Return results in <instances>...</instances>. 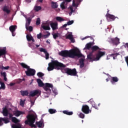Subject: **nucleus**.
Returning <instances> with one entry per match:
<instances>
[{"mask_svg": "<svg viewBox=\"0 0 128 128\" xmlns=\"http://www.w3.org/2000/svg\"><path fill=\"white\" fill-rule=\"evenodd\" d=\"M36 116L34 114H29L27 115L26 118L28 120H25V124H29L31 128H36V124H34L36 122Z\"/></svg>", "mask_w": 128, "mask_h": 128, "instance_id": "3", "label": "nucleus"}, {"mask_svg": "<svg viewBox=\"0 0 128 128\" xmlns=\"http://www.w3.org/2000/svg\"><path fill=\"white\" fill-rule=\"evenodd\" d=\"M89 102L90 104H91L92 106H93L94 104H96L94 103V100H92V99H90V100H89Z\"/></svg>", "mask_w": 128, "mask_h": 128, "instance_id": "53", "label": "nucleus"}, {"mask_svg": "<svg viewBox=\"0 0 128 128\" xmlns=\"http://www.w3.org/2000/svg\"><path fill=\"white\" fill-rule=\"evenodd\" d=\"M104 54H106V52L98 51L96 54V56L94 55V56H92V58L90 57L92 56V55L90 54L87 56V58L88 60H90V62H98V60H100V59L102 58V56H104Z\"/></svg>", "mask_w": 128, "mask_h": 128, "instance_id": "4", "label": "nucleus"}, {"mask_svg": "<svg viewBox=\"0 0 128 128\" xmlns=\"http://www.w3.org/2000/svg\"><path fill=\"white\" fill-rule=\"evenodd\" d=\"M30 22H32V18H28L26 19V26H28L30 24Z\"/></svg>", "mask_w": 128, "mask_h": 128, "instance_id": "33", "label": "nucleus"}, {"mask_svg": "<svg viewBox=\"0 0 128 128\" xmlns=\"http://www.w3.org/2000/svg\"><path fill=\"white\" fill-rule=\"evenodd\" d=\"M52 36H53V38H54V40H56L60 36V34L58 33H53L52 34Z\"/></svg>", "mask_w": 128, "mask_h": 128, "instance_id": "32", "label": "nucleus"}, {"mask_svg": "<svg viewBox=\"0 0 128 128\" xmlns=\"http://www.w3.org/2000/svg\"><path fill=\"white\" fill-rule=\"evenodd\" d=\"M36 82L38 84V86H40V88H42V86H44V82H42V81L40 78L37 79Z\"/></svg>", "mask_w": 128, "mask_h": 128, "instance_id": "21", "label": "nucleus"}, {"mask_svg": "<svg viewBox=\"0 0 128 128\" xmlns=\"http://www.w3.org/2000/svg\"><path fill=\"white\" fill-rule=\"evenodd\" d=\"M67 4L68 3H66V2H64V1L62 2L60 5L62 10H66V8L68 6Z\"/></svg>", "mask_w": 128, "mask_h": 128, "instance_id": "19", "label": "nucleus"}, {"mask_svg": "<svg viewBox=\"0 0 128 128\" xmlns=\"http://www.w3.org/2000/svg\"><path fill=\"white\" fill-rule=\"evenodd\" d=\"M20 66L23 68H26L27 70L30 68V66L26 65V64L24 63H21Z\"/></svg>", "mask_w": 128, "mask_h": 128, "instance_id": "34", "label": "nucleus"}, {"mask_svg": "<svg viewBox=\"0 0 128 128\" xmlns=\"http://www.w3.org/2000/svg\"><path fill=\"white\" fill-rule=\"evenodd\" d=\"M2 114L4 116H8V110L6 107L2 108Z\"/></svg>", "mask_w": 128, "mask_h": 128, "instance_id": "18", "label": "nucleus"}, {"mask_svg": "<svg viewBox=\"0 0 128 128\" xmlns=\"http://www.w3.org/2000/svg\"><path fill=\"white\" fill-rule=\"evenodd\" d=\"M2 70H8V68H10V66H2L1 67Z\"/></svg>", "mask_w": 128, "mask_h": 128, "instance_id": "52", "label": "nucleus"}, {"mask_svg": "<svg viewBox=\"0 0 128 128\" xmlns=\"http://www.w3.org/2000/svg\"><path fill=\"white\" fill-rule=\"evenodd\" d=\"M110 82L112 84H116V82H118V78L116 76L111 77Z\"/></svg>", "mask_w": 128, "mask_h": 128, "instance_id": "16", "label": "nucleus"}, {"mask_svg": "<svg viewBox=\"0 0 128 128\" xmlns=\"http://www.w3.org/2000/svg\"><path fill=\"white\" fill-rule=\"evenodd\" d=\"M94 46V43L92 42H90L86 44L85 48H84V50H90V48H92V46Z\"/></svg>", "mask_w": 128, "mask_h": 128, "instance_id": "15", "label": "nucleus"}, {"mask_svg": "<svg viewBox=\"0 0 128 128\" xmlns=\"http://www.w3.org/2000/svg\"><path fill=\"white\" fill-rule=\"evenodd\" d=\"M45 56L46 60H48V58H50V54H48V52L45 53Z\"/></svg>", "mask_w": 128, "mask_h": 128, "instance_id": "50", "label": "nucleus"}, {"mask_svg": "<svg viewBox=\"0 0 128 128\" xmlns=\"http://www.w3.org/2000/svg\"><path fill=\"white\" fill-rule=\"evenodd\" d=\"M50 24L52 30H58V22H50Z\"/></svg>", "mask_w": 128, "mask_h": 128, "instance_id": "13", "label": "nucleus"}, {"mask_svg": "<svg viewBox=\"0 0 128 128\" xmlns=\"http://www.w3.org/2000/svg\"><path fill=\"white\" fill-rule=\"evenodd\" d=\"M79 116L80 118H84V114L80 112L79 114Z\"/></svg>", "mask_w": 128, "mask_h": 128, "instance_id": "49", "label": "nucleus"}, {"mask_svg": "<svg viewBox=\"0 0 128 128\" xmlns=\"http://www.w3.org/2000/svg\"><path fill=\"white\" fill-rule=\"evenodd\" d=\"M9 118H12V114H9Z\"/></svg>", "mask_w": 128, "mask_h": 128, "instance_id": "63", "label": "nucleus"}, {"mask_svg": "<svg viewBox=\"0 0 128 128\" xmlns=\"http://www.w3.org/2000/svg\"><path fill=\"white\" fill-rule=\"evenodd\" d=\"M80 0H73L72 6H70L69 8V10H70V12L69 13L70 16H72V12H76V10L78 8V6L80 4Z\"/></svg>", "mask_w": 128, "mask_h": 128, "instance_id": "5", "label": "nucleus"}, {"mask_svg": "<svg viewBox=\"0 0 128 128\" xmlns=\"http://www.w3.org/2000/svg\"><path fill=\"white\" fill-rule=\"evenodd\" d=\"M82 111L86 114H88L92 112V110L90 109V107L88 105H83L82 106Z\"/></svg>", "mask_w": 128, "mask_h": 128, "instance_id": "8", "label": "nucleus"}, {"mask_svg": "<svg viewBox=\"0 0 128 128\" xmlns=\"http://www.w3.org/2000/svg\"><path fill=\"white\" fill-rule=\"evenodd\" d=\"M106 16L108 22L114 21V20H116V18H118V17H116V16L110 14H106Z\"/></svg>", "mask_w": 128, "mask_h": 128, "instance_id": "11", "label": "nucleus"}, {"mask_svg": "<svg viewBox=\"0 0 128 128\" xmlns=\"http://www.w3.org/2000/svg\"><path fill=\"white\" fill-rule=\"evenodd\" d=\"M12 128H22V124L20 123H17L16 124H12Z\"/></svg>", "mask_w": 128, "mask_h": 128, "instance_id": "23", "label": "nucleus"}, {"mask_svg": "<svg viewBox=\"0 0 128 128\" xmlns=\"http://www.w3.org/2000/svg\"><path fill=\"white\" fill-rule=\"evenodd\" d=\"M48 112L50 114H56V110L52 108H50L48 110Z\"/></svg>", "mask_w": 128, "mask_h": 128, "instance_id": "37", "label": "nucleus"}, {"mask_svg": "<svg viewBox=\"0 0 128 128\" xmlns=\"http://www.w3.org/2000/svg\"><path fill=\"white\" fill-rule=\"evenodd\" d=\"M14 84H16L11 82V83H10V86H14Z\"/></svg>", "mask_w": 128, "mask_h": 128, "instance_id": "61", "label": "nucleus"}, {"mask_svg": "<svg viewBox=\"0 0 128 128\" xmlns=\"http://www.w3.org/2000/svg\"><path fill=\"white\" fill-rule=\"evenodd\" d=\"M51 6L52 8H58V4H56V2H51Z\"/></svg>", "mask_w": 128, "mask_h": 128, "instance_id": "28", "label": "nucleus"}, {"mask_svg": "<svg viewBox=\"0 0 128 128\" xmlns=\"http://www.w3.org/2000/svg\"><path fill=\"white\" fill-rule=\"evenodd\" d=\"M2 10L3 12H6L7 14H10V7L8 6H4Z\"/></svg>", "mask_w": 128, "mask_h": 128, "instance_id": "14", "label": "nucleus"}, {"mask_svg": "<svg viewBox=\"0 0 128 128\" xmlns=\"http://www.w3.org/2000/svg\"><path fill=\"white\" fill-rule=\"evenodd\" d=\"M0 84L1 86V88H2V90H6V85L4 84V82H2L0 81Z\"/></svg>", "mask_w": 128, "mask_h": 128, "instance_id": "41", "label": "nucleus"}, {"mask_svg": "<svg viewBox=\"0 0 128 128\" xmlns=\"http://www.w3.org/2000/svg\"><path fill=\"white\" fill-rule=\"evenodd\" d=\"M48 34L44 35L42 36L44 37V38H48L50 36V32H47Z\"/></svg>", "mask_w": 128, "mask_h": 128, "instance_id": "46", "label": "nucleus"}, {"mask_svg": "<svg viewBox=\"0 0 128 128\" xmlns=\"http://www.w3.org/2000/svg\"><path fill=\"white\" fill-rule=\"evenodd\" d=\"M23 112H20V111H16L15 112V116H20V114H22Z\"/></svg>", "mask_w": 128, "mask_h": 128, "instance_id": "40", "label": "nucleus"}, {"mask_svg": "<svg viewBox=\"0 0 128 128\" xmlns=\"http://www.w3.org/2000/svg\"><path fill=\"white\" fill-rule=\"evenodd\" d=\"M66 26H68V24H64L62 26V28H66Z\"/></svg>", "mask_w": 128, "mask_h": 128, "instance_id": "64", "label": "nucleus"}, {"mask_svg": "<svg viewBox=\"0 0 128 128\" xmlns=\"http://www.w3.org/2000/svg\"><path fill=\"white\" fill-rule=\"evenodd\" d=\"M26 28L27 30H29V32H32L34 30V28L32 26H26Z\"/></svg>", "mask_w": 128, "mask_h": 128, "instance_id": "36", "label": "nucleus"}, {"mask_svg": "<svg viewBox=\"0 0 128 128\" xmlns=\"http://www.w3.org/2000/svg\"><path fill=\"white\" fill-rule=\"evenodd\" d=\"M45 86L47 88H54V86H52V84H50V83H46Z\"/></svg>", "mask_w": 128, "mask_h": 128, "instance_id": "39", "label": "nucleus"}, {"mask_svg": "<svg viewBox=\"0 0 128 128\" xmlns=\"http://www.w3.org/2000/svg\"><path fill=\"white\" fill-rule=\"evenodd\" d=\"M90 38V36H86V37L82 38V40H86V38Z\"/></svg>", "mask_w": 128, "mask_h": 128, "instance_id": "59", "label": "nucleus"}, {"mask_svg": "<svg viewBox=\"0 0 128 128\" xmlns=\"http://www.w3.org/2000/svg\"><path fill=\"white\" fill-rule=\"evenodd\" d=\"M64 70L67 74L68 76H76L78 74V72H76V68L73 69H70V68H65Z\"/></svg>", "mask_w": 128, "mask_h": 128, "instance_id": "6", "label": "nucleus"}, {"mask_svg": "<svg viewBox=\"0 0 128 128\" xmlns=\"http://www.w3.org/2000/svg\"><path fill=\"white\" fill-rule=\"evenodd\" d=\"M37 38L38 39L42 38V33H40V34H38L37 35Z\"/></svg>", "mask_w": 128, "mask_h": 128, "instance_id": "56", "label": "nucleus"}, {"mask_svg": "<svg viewBox=\"0 0 128 128\" xmlns=\"http://www.w3.org/2000/svg\"><path fill=\"white\" fill-rule=\"evenodd\" d=\"M26 38L28 42H30L32 40L33 42H34V38L32 36V35L27 34Z\"/></svg>", "mask_w": 128, "mask_h": 128, "instance_id": "22", "label": "nucleus"}, {"mask_svg": "<svg viewBox=\"0 0 128 128\" xmlns=\"http://www.w3.org/2000/svg\"><path fill=\"white\" fill-rule=\"evenodd\" d=\"M36 124L38 126V128H42V123L40 122H36Z\"/></svg>", "mask_w": 128, "mask_h": 128, "instance_id": "44", "label": "nucleus"}, {"mask_svg": "<svg viewBox=\"0 0 128 128\" xmlns=\"http://www.w3.org/2000/svg\"><path fill=\"white\" fill-rule=\"evenodd\" d=\"M9 30L11 32H16V26H11L9 28Z\"/></svg>", "mask_w": 128, "mask_h": 128, "instance_id": "25", "label": "nucleus"}, {"mask_svg": "<svg viewBox=\"0 0 128 128\" xmlns=\"http://www.w3.org/2000/svg\"><path fill=\"white\" fill-rule=\"evenodd\" d=\"M64 2L68 4V2H72V0H64Z\"/></svg>", "mask_w": 128, "mask_h": 128, "instance_id": "58", "label": "nucleus"}, {"mask_svg": "<svg viewBox=\"0 0 128 128\" xmlns=\"http://www.w3.org/2000/svg\"><path fill=\"white\" fill-rule=\"evenodd\" d=\"M70 40L71 42H76V40H74V37H72L70 39Z\"/></svg>", "mask_w": 128, "mask_h": 128, "instance_id": "57", "label": "nucleus"}, {"mask_svg": "<svg viewBox=\"0 0 128 128\" xmlns=\"http://www.w3.org/2000/svg\"><path fill=\"white\" fill-rule=\"evenodd\" d=\"M42 28H43V30H50V27L49 26H42Z\"/></svg>", "mask_w": 128, "mask_h": 128, "instance_id": "35", "label": "nucleus"}, {"mask_svg": "<svg viewBox=\"0 0 128 128\" xmlns=\"http://www.w3.org/2000/svg\"><path fill=\"white\" fill-rule=\"evenodd\" d=\"M2 126V118H0V126Z\"/></svg>", "mask_w": 128, "mask_h": 128, "instance_id": "62", "label": "nucleus"}, {"mask_svg": "<svg viewBox=\"0 0 128 128\" xmlns=\"http://www.w3.org/2000/svg\"><path fill=\"white\" fill-rule=\"evenodd\" d=\"M56 20L57 22H64V19L62 18L60 16H56Z\"/></svg>", "mask_w": 128, "mask_h": 128, "instance_id": "29", "label": "nucleus"}, {"mask_svg": "<svg viewBox=\"0 0 128 128\" xmlns=\"http://www.w3.org/2000/svg\"><path fill=\"white\" fill-rule=\"evenodd\" d=\"M62 112L64 114H67V116H72V114H74V112H68V110H64Z\"/></svg>", "mask_w": 128, "mask_h": 128, "instance_id": "27", "label": "nucleus"}, {"mask_svg": "<svg viewBox=\"0 0 128 128\" xmlns=\"http://www.w3.org/2000/svg\"><path fill=\"white\" fill-rule=\"evenodd\" d=\"M12 122H14V124H18V122H20V120H18V118H16V117H12Z\"/></svg>", "mask_w": 128, "mask_h": 128, "instance_id": "30", "label": "nucleus"}, {"mask_svg": "<svg viewBox=\"0 0 128 128\" xmlns=\"http://www.w3.org/2000/svg\"><path fill=\"white\" fill-rule=\"evenodd\" d=\"M74 24V20H70L67 22L68 26H70Z\"/></svg>", "mask_w": 128, "mask_h": 128, "instance_id": "51", "label": "nucleus"}, {"mask_svg": "<svg viewBox=\"0 0 128 128\" xmlns=\"http://www.w3.org/2000/svg\"><path fill=\"white\" fill-rule=\"evenodd\" d=\"M25 74L27 76H34L36 74V70L30 67L25 71Z\"/></svg>", "mask_w": 128, "mask_h": 128, "instance_id": "7", "label": "nucleus"}, {"mask_svg": "<svg viewBox=\"0 0 128 128\" xmlns=\"http://www.w3.org/2000/svg\"><path fill=\"white\" fill-rule=\"evenodd\" d=\"M92 106L96 108V110H98V107L96 104H94Z\"/></svg>", "mask_w": 128, "mask_h": 128, "instance_id": "55", "label": "nucleus"}, {"mask_svg": "<svg viewBox=\"0 0 128 128\" xmlns=\"http://www.w3.org/2000/svg\"><path fill=\"white\" fill-rule=\"evenodd\" d=\"M20 92L22 96H28V90H21Z\"/></svg>", "mask_w": 128, "mask_h": 128, "instance_id": "24", "label": "nucleus"}, {"mask_svg": "<svg viewBox=\"0 0 128 128\" xmlns=\"http://www.w3.org/2000/svg\"><path fill=\"white\" fill-rule=\"evenodd\" d=\"M79 62L80 64V68H82L84 66V58L80 59Z\"/></svg>", "mask_w": 128, "mask_h": 128, "instance_id": "20", "label": "nucleus"}, {"mask_svg": "<svg viewBox=\"0 0 128 128\" xmlns=\"http://www.w3.org/2000/svg\"><path fill=\"white\" fill-rule=\"evenodd\" d=\"M34 10L36 12H38L39 10H42V7L40 6H36L34 7Z\"/></svg>", "mask_w": 128, "mask_h": 128, "instance_id": "42", "label": "nucleus"}, {"mask_svg": "<svg viewBox=\"0 0 128 128\" xmlns=\"http://www.w3.org/2000/svg\"><path fill=\"white\" fill-rule=\"evenodd\" d=\"M44 88L46 92H50L52 90L50 88L46 87V86H44Z\"/></svg>", "mask_w": 128, "mask_h": 128, "instance_id": "47", "label": "nucleus"}, {"mask_svg": "<svg viewBox=\"0 0 128 128\" xmlns=\"http://www.w3.org/2000/svg\"><path fill=\"white\" fill-rule=\"evenodd\" d=\"M48 72H51L54 70L55 68H66V65L62 63H60L58 61V60H52L51 62L48 64Z\"/></svg>", "mask_w": 128, "mask_h": 128, "instance_id": "2", "label": "nucleus"}, {"mask_svg": "<svg viewBox=\"0 0 128 128\" xmlns=\"http://www.w3.org/2000/svg\"><path fill=\"white\" fill-rule=\"evenodd\" d=\"M111 42L114 46H118L120 44V38H111Z\"/></svg>", "mask_w": 128, "mask_h": 128, "instance_id": "12", "label": "nucleus"}, {"mask_svg": "<svg viewBox=\"0 0 128 128\" xmlns=\"http://www.w3.org/2000/svg\"><path fill=\"white\" fill-rule=\"evenodd\" d=\"M40 51L41 52H44V54H46V53L48 52V51H46V49H44L42 48H40Z\"/></svg>", "mask_w": 128, "mask_h": 128, "instance_id": "45", "label": "nucleus"}, {"mask_svg": "<svg viewBox=\"0 0 128 128\" xmlns=\"http://www.w3.org/2000/svg\"><path fill=\"white\" fill-rule=\"evenodd\" d=\"M59 56H63V58H74L75 56L82 58V54L76 52L74 49L70 50L69 51L67 50H62L59 52Z\"/></svg>", "mask_w": 128, "mask_h": 128, "instance_id": "1", "label": "nucleus"}, {"mask_svg": "<svg viewBox=\"0 0 128 128\" xmlns=\"http://www.w3.org/2000/svg\"><path fill=\"white\" fill-rule=\"evenodd\" d=\"M36 26H40V18H38L36 21Z\"/></svg>", "mask_w": 128, "mask_h": 128, "instance_id": "48", "label": "nucleus"}, {"mask_svg": "<svg viewBox=\"0 0 128 128\" xmlns=\"http://www.w3.org/2000/svg\"><path fill=\"white\" fill-rule=\"evenodd\" d=\"M30 103H31V106H32L34 104V102L32 100H30Z\"/></svg>", "mask_w": 128, "mask_h": 128, "instance_id": "60", "label": "nucleus"}, {"mask_svg": "<svg viewBox=\"0 0 128 128\" xmlns=\"http://www.w3.org/2000/svg\"><path fill=\"white\" fill-rule=\"evenodd\" d=\"M6 54V48L5 47L3 49H0V58Z\"/></svg>", "mask_w": 128, "mask_h": 128, "instance_id": "17", "label": "nucleus"}, {"mask_svg": "<svg viewBox=\"0 0 128 128\" xmlns=\"http://www.w3.org/2000/svg\"><path fill=\"white\" fill-rule=\"evenodd\" d=\"M24 102L22 100H20V106H24Z\"/></svg>", "mask_w": 128, "mask_h": 128, "instance_id": "54", "label": "nucleus"}, {"mask_svg": "<svg viewBox=\"0 0 128 128\" xmlns=\"http://www.w3.org/2000/svg\"><path fill=\"white\" fill-rule=\"evenodd\" d=\"M1 120L2 122H4V124H8L10 122V120H8V118H1Z\"/></svg>", "mask_w": 128, "mask_h": 128, "instance_id": "31", "label": "nucleus"}, {"mask_svg": "<svg viewBox=\"0 0 128 128\" xmlns=\"http://www.w3.org/2000/svg\"><path fill=\"white\" fill-rule=\"evenodd\" d=\"M73 37H74V36H72V33L71 32V33L68 34L67 36H66V39L70 40Z\"/></svg>", "mask_w": 128, "mask_h": 128, "instance_id": "38", "label": "nucleus"}, {"mask_svg": "<svg viewBox=\"0 0 128 128\" xmlns=\"http://www.w3.org/2000/svg\"><path fill=\"white\" fill-rule=\"evenodd\" d=\"M0 74L1 76H3L4 78V80L6 82V80H8V78H6V72H1Z\"/></svg>", "mask_w": 128, "mask_h": 128, "instance_id": "26", "label": "nucleus"}, {"mask_svg": "<svg viewBox=\"0 0 128 128\" xmlns=\"http://www.w3.org/2000/svg\"><path fill=\"white\" fill-rule=\"evenodd\" d=\"M37 76L38 78H42L44 76V74L42 72H38L37 73Z\"/></svg>", "mask_w": 128, "mask_h": 128, "instance_id": "43", "label": "nucleus"}, {"mask_svg": "<svg viewBox=\"0 0 128 128\" xmlns=\"http://www.w3.org/2000/svg\"><path fill=\"white\" fill-rule=\"evenodd\" d=\"M91 50H92V52H90L88 54H90L91 58H92V56H94V55L92 54H94V52H96V50H102V48H98L96 46H92L91 48Z\"/></svg>", "mask_w": 128, "mask_h": 128, "instance_id": "9", "label": "nucleus"}, {"mask_svg": "<svg viewBox=\"0 0 128 128\" xmlns=\"http://www.w3.org/2000/svg\"><path fill=\"white\" fill-rule=\"evenodd\" d=\"M40 96V91L38 90L30 92L29 96Z\"/></svg>", "mask_w": 128, "mask_h": 128, "instance_id": "10", "label": "nucleus"}]
</instances>
